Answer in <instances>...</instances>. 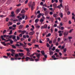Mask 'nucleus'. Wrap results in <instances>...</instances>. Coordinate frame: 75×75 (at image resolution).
Wrapping results in <instances>:
<instances>
[{
  "instance_id": "nucleus-1",
  "label": "nucleus",
  "mask_w": 75,
  "mask_h": 75,
  "mask_svg": "<svg viewBox=\"0 0 75 75\" xmlns=\"http://www.w3.org/2000/svg\"><path fill=\"white\" fill-rule=\"evenodd\" d=\"M28 5L29 7H31V10H33L34 9V6L35 5V4L34 2H33V3L31 2H30Z\"/></svg>"
},
{
  "instance_id": "nucleus-2",
  "label": "nucleus",
  "mask_w": 75,
  "mask_h": 75,
  "mask_svg": "<svg viewBox=\"0 0 75 75\" xmlns=\"http://www.w3.org/2000/svg\"><path fill=\"white\" fill-rule=\"evenodd\" d=\"M44 13H42V17L41 18L40 20V22H41V24H42L43 21H44V20H45V17L44 16Z\"/></svg>"
},
{
  "instance_id": "nucleus-3",
  "label": "nucleus",
  "mask_w": 75,
  "mask_h": 75,
  "mask_svg": "<svg viewBox=\"0 0 75 75\" xmlns=\"http://www.w3.org/2000/svg\"><path fill=\"white\" fill-rule=\"evenodd\" d=\"M9 37V35H4L3 36L1 35V38L2 39V40H3L4 41H6V39H4L3 37L4 38H6V37Z\"/></svg>"
},
{
  "instance_id": "nucleus-4",
  "label": "nucleus",
  "mask_w": 75,
  "mask_h": 75,
  "mask_svg": "<svg viewBox=\"0 0 75 75\" xmlns=\"http://www.w3.org/2000/svg\"><path fill=\"white\" fill-rule=\"evenodd\" d=\"M47 28V25L45 24L43 26H42L41 27V30H43L44 28Z\"/></svg>"
},
{
  "instance_id": "nucleus-5",
  "label": "nucleus",
  "mask_w": 75,
  "mask_h": 75,
  "mask_svg": "<svg viewBox=\"0 0 75 75\" xmlns=\"http://www.w3.org/2000/svg\"><path fill=\"white\" fill-rule=\"evenodd\" d=\"M10 41L11 44H13V41L10 39L8 38V40L5 41V42H8V41Z\"/></svg>"
},
{
  "instance_id": "nucleus-6",
  "label": "nucleus",
  "mask_w": 75,
  "mask_h": 75,
  "mask_svg": "<svg viewBox=\"0 0 75 75\" xmlns=\"http://www.w3.org/2000/svg\"><path fill=\"white\" fill-rule=\"evenodd\" d=\"M35 25V27L37 28H40V26L38 24H36Z\"/></svg>"
},
{
  "instance_id": "nucleus-7",
  "label": "nucleus",
  "mask_w": 75,
  "mask_h": 75,
  "mask_svg": "<svg viewBox=\"0 0 75 75\" xmlns=\"http://www.w3.org/2000/svg\"><path fill=\"white\" fill-rule=\"evenodd\" d=\"M68 34V32L67 31H65L64 33V37L66 36Z\"/></svg>"
},
{
  "instance_id": "nucleus-8",
  "label": "nucleus",
  "mask_w": 75,
  "mask_h": 75,
  "mask_svg": "<svg viewBox=\"0 0 75 75\" xmlns=\"http://www.w3.org/2000/svg\"><path fill=\"white\" fill-rule=\"evenodd\" d=\"M58 33H59V36L60 37H61V36L62 35V33H61V30L59 31Z\"/></svg>"
},
{
  "instance_id": "nucleus-9",
  "label": "nucleus",
  "mask_w": 75,
  "mask_h": 75,
  "mask_svg": "<svg viewBox=\"0 0 75 75\" xmlns=\"http://www.w3.org/2000/svg\"><path fill=\"white\" fill-rule=\"evenodd\" d=\"M16 50H14L13 49H11V52H12V54H14V52H15Z\"/></svg>"
},
{
  "instance_id": "nucleus-10",
  "label": "nucleus",
  "mask_w": 75,
  "mask_h": 75,
  "mask_svg": "<svg viewBox=\"0 0 75 75\" xmlns=\"http://www.w3.org/2000/svg\"><path fill=\"white\" fill-rule=\"evenodd\" d=\"M21 10H20L19 9H18L16 10V13L17 14H18V13L20 12V11Z\"/></svg>"
},
{
  "instance_id": "nucleus-11",
  "label": "nucleus",
  "mask_w": 75,
  "mask_h": 75,
  "mask_svg": "<svg viewBox=\"0 0 75 75\" xmlns=\"http://www.w3.org/2000/svg\"><path fill=\"white\" fill-rule=\"evenodd\" d=\"M36 57H37L38 58H40V54L36 53Z\"/></svg>"
},
{
  "instance_id": "nucleus-12",
  "label": "nucleus",
  "mask_w": 75,
  "mask_h": 75,
  "mask_svg": "<svg viewBox=\"0 0 75 75\" xmlns=\"http://www.w3.org/2000/svg\"><path fill=\"white\" fill-rule=\"evenodd\" d=\"M24 51V50H21V49H17V52H23Z\"/></svg>"
},
{
  "instance_id": "nucleus-13",
  "label": "nucleus",
  "mask_w": 75,
  "mask_h": 75,
  "mask_svg": "<svg viewBox=\"0 0 75 75\" xmlns=\"http://www.w3.org/2000/svg\"><path fill=\"white\" fill-rule=\"evenodd\" d=\"M23 27H24V25H21L19 27V29H21L22 28H23Z\"/></svg>"
},
{
  "instance_id": "nucleus-14",
  "label": "nucleus",
  "mask_w": 75,
  "mask_h": 75,
  "mask_svg": "<svg viewBox=\"0 0 75 75\" xmlns=\"http://www.w3.org/2000/svg\"><path fill=\"white\" fill-rule=\"evenodd\" d=\"M59 30H64V27H59Z\"/></svg>"
},
{
  "instance_id": "nucleus-15",
  "label": "nucleus",
  "mask_w": 75,
  "mask_h": 75,
  "mask_svg": "<svg viewBox=\"0 0 75 75\" xmlns=\"http://www.w3.org/2000/svg\"><path fill=\"white\" fill-rule=\"evenodd\" d=\"M59 15H60V17H61V18H62V17H63V14L62 13L60 12L59 13Z\"/></svg>"
},
{
  "instance_id": "nucleus-16",
  "label": "nucleus",
  "mask_w": 75,
  "mask_h": 75,
  "mask_svg": "<svg viewBox=\"0 0 75 75\" xmlns=\"http://www.w3.org/2000/svg\"><path fill=\"white\" fill-rule=\"evenodd\" d=\"M26 61H28L29 60H30V57H26L25 58Z\"/></svg>"
},
{
  "instance_id": "nucleus-17",
  "label": "nucleus",
  "mask_w": 75,
  "mask_h": 75,
  "mask_svg": "<svg viewBox=\"0 0 75 75\" xmlns=\"http://www.w3.org/2000/svg\"><path fill=\"white\" fill-rule=\"evenodd\" d=\"M34 32L33 31V32H30L29 33V35H34Z\"/></svg>"
},
{
  "instance_id": "nucleus-18",
  "label": "nucleus",
  "mask_w": 75,
  "mask_h": 75,
  "mask_svg": "<svg viewBox=\"0 0 75 75\" xmlns=\"http://www.w3.org/2000/svg\"><path fill=\"white\" fill-rule=\"evenodd\" d=\"M42 13H40L39 14H38V15L37 16V17L38 18H40V17H41V16H42Z\"/></svg>"
},
{
  "instance_id": "nucleus-19",
  "label": "nucleus",
  "mask_w": 75,
  "mask_h": 75,
  "mask_svg": "<svg viewBox=\"0 0 75 75\" xmlns=\"http://www.w3.org/2000/svg\"><path fill=\"white\" fill-rule=\"evenodd\" d=\"M53 16L54 17L56 18V17H58V14L55 13L53 15Z\"/></svg>"
},
{
  "instance_id": "nucleus-20",
  "label": "nucleus",
  "mask_w": 75,
  "mask_h": 75,
  "mask_svg": "<svg viewBox=\"0 0 75 75\" xmlns=\"http://www.w3.org/2000/svg\"><path fill=\"white\" fill-rule=\"evenodd\" d=\"M19 55L20 57H22L23 56V55H24V54H23V53H19Z\"/></svg>"
},
{
  "instance_id": "nucleus-21",
  "label": "nucleus",
  "mask_w": 75,
  "mask_h": 75,
  "mask_svg": "<svg viewBox=\"0 0 75 75\" xmlns=\"http://www.w3.org/2000/svg\"><path fill=\"white\" fill-rule=\"evenodd\" d=\"M14 21H15V22H21V21L19 20V19H15Z\"/></svg>"
},
{
  "instance_id": "nucleus-22",
  "label": "nucleus",
  "mask_w": 75,
  "mask_h": 75,
  "mask_svg": "<svg viewBox=\"0 0 75 75\" xmlns=\"http://www.w3.org/2000/svg\"><path fill=\"white\" fill-rule=\"evenodd\" d=\"M38 21H39V19L38 18H37L35 20V22L36 23H37Z\"/></svg>"
},
{
  "instance_id": "nucleus-23",
  "label": "nucleus",
  "mask_w": 75,
  "mask_h": 75,
  "mask_svg": "<svg viewBox=\"0 0 75 75\" xmlns=\"http://www.w3.org/2000/svg\"><path fill=\"white\" fill-rule=\"evenodd\" d=\"M1 43L3 45H4V46H6V44L5 43V42H1Z\"/></svg>"
},
{
  "instance_id": "nucleus-24",
  "label": "nucleus",
  "mask_w": 75,
  "mask_h": 75,
  "mask_svg": "<svg viewBox=\"0 0 75 75\" xmlns=\"http://www.w3.org/2000/svg\"><path fill=\"white\" fill-rule=\"evenodd\" d=\"M25 50H26L27 51H28V52H30V50H29V49L28 48H24Z\"/></svg>"
},
{
  "instance_id": "nucleus-25",
  "label": "nucleus",
  "mask_w": 75,
  "mask_h": 75,
  "mask_svg": "<svg viewBox=\"0 0 75 75\" xmlns=\"http://www.w3.org/2000/svg\"><path fill=\"white\" fill-rule=\"evenodd\" d=\"M68 38L69 39V41H71V39H72V37L71 36H69L68 37Z\"/></svg>"
},
{
  "instance_id": "nucleus-26",
  "label": "nucleus",
  "mask_w": 75,
  "mask_h": 75,
  "mask_svg": "<svg viewBox=\"0 0 75 75\" xmlns=\"http://www.w3.org/2000/svg\"><path fill=\"white\" fill-rule=\"evenodd\" d=\"M25 13V11L24 9H22L21 11V13Z\"/></svg>"
},
{
  "instance_id": "nucleus-27",
  "label": "nucleus",
  "mask_w": 75,
  "mask_h": 75,
  "mask_svg": "<svg viewBox=\"0 0 75 75\" xmlns=\"http://www.w3.org/2000/svg\"><path fill=\"white\" fill-rule=\"evenodd\" d=\"M53 53L54 52L52 51H50L49 52V54L50 55H53Z\"/></svg>"
},
{
  "instance_id": "nucleus-28",
  "label": "nucleus",
  "mask_w": 75,
  "mask_h": 75,
  "mask_svg": "<svg viewBox=\"0 0 75 75\" xmlns=\"http://www.w3.org/2000/svg\"><path fill=\"white\" fill-rule=\"evenodd\" d=\"M26 32V31L25 30H23V31H22V33L21 34H24Z\"/></svg>"
},
{
  "instance_id": "nucleus-29",
  "label": "nucleus",
  "mask_w": 75,
  "mask_h": 75,
  "mask_svg": "<svg viewBox=\"0 0 75 75\" xmlns=\"http://www.w3.org/2000/svg\"><path fill=\"white\" fill-rule=\"evenodd\" d=\"M53 6L54 8H56V7H57V4L55 3L54 4H53Z\"/></svg>"
},
{
  "instance_id": "nucleus-30",
  "label": "nucleus",
  "mask_w": 75,
  "mask_h": 75,
  "mask_svg": "<svg viewBox=\"0 0 75 75\" xmlns=\"http://www.w3.org/2000/svg\"><path fill=\"white\" fill-rule=\"evenodd\" d=\"M41 53L43 55H45V53H44V51H41Z\"/></svg>"
},
{
  "instance_id": "nucleus-31",
  "label": "nucleus",
  "mask_w": 75,
  "mask_h": 75,
  "mask_svg": "<svg viewBox=\"0 0 75 75\" xmlns=\"http://www.w3.org/2000/svg\"><path fill=\"white\" fill-rule=\"evenodd\" d=\"M22 18L23 19H24L25 18V15L24 14L22 15Z\"/></svg>"
},
{
  "instance_id": "nucleus-32",
  "label": "nucleus",
  "mask_w": 75,
  "mask_h": 75,
  "mask_svg": "<svg viewBox=\"0 0 75 75\" xmlns=\"http://www.w3.org/2000/svg\"><path fill=\"white\" fill-rule=\"evenodd\" d=\"M57 53H55L54 55H56V57H59V55H57Z\"/></svg>"
},
{
  "instance_id": "nucleus-33",
  "label": "nucleus",
  "mask_w": 75,
  "mask_h": 75,
  "mask_svg": "<svg viewBox=\"0 0 75 75\" xmlns=\"http://www.w3.org/2000/svg\"><path fill=\"white\" fill-rule=\"evenodd\" d=\"M25 1V0H19V2L20 3H23Z\"/></svg>"
},
{
  "instance_id": "nucleus-34",
  "label": "nucleus",
  "mask_w": 75,
  "mask_h": 75,
  "mask_svg": "<svg viewBox=\"0 0 75 75\" xmlns=\"http://www.w3.org/2000/svg\"><path fill=\"white\" fill-rule=\"evenodd\" d=\"M29 60H30V61H34V59L32 58H30V59Z\"/></svg>"
},
{
  "instance_id": "nucleus-35",
  "label": "nucleus",
  "mask_w": 75,
  "mask_h": 75,
  "mask_svg": "<svg viewBox=\"0 0 75 75\" xmlns=\"http://www.w3.org/2000/svg\"><path fill=\"white\" fill-rule=\"evenodd\" d=\"M12 47L13 48H14V49L16 48V46H14L13 45H12Z\"/></svg>"
},
{
  "instance_id": "nucleus-36",
  "label": "nucleus",
  "mask_w": 75,
  "mask_h": 75,
  "mask_svg": "<svg viewBox=\"0 0 75 75\" xmlns=\"http://www.w3.org/2000/svg\"><path fill=\"white\" fill-rule=\"evenodd\" d=\"M11 21H13L14 23H16L15 21H14L15 20H13V19H10Z\"/></svg>"
},
{
  "instance_id": "nucleus-37",
  "label": "nucleus",
  "mask_w": 75,
  "mask_h": 75,
  "mask_svg": "<svg viewBox=\"0 0 75 75\" xmlns=\"http://www.w3.org/2000/svg\"><path fill=\"white\" fill-rule=\"evenodd\" d=\"M18 54H15V56L16 58H17V57H18Z\"/></svg>"
},
{
  "instance_id": "nucleus-38",
  "label": "nucleus",
  "mask_w": 75,
  "mask_h": 75,
  "mask_svg": "<svg viewBox=\"0 0 75 75\" xmlns=\"http://www.w3.org/2000/svg\"><path fill=\"white\" fill-rule=\"evenodd\" d=\"M12 38H13V39L14 40V39H15V38H16V36L13 35Z\"/></svg>"
},
{
  "instance_id": "nucleus-39",
  "label": "nucleus",
  "mask_w": 75,
  "mask_h": 75,
  "mask_svg": "<svg viewBox=\"0 0 75 75\" xmlns=\"http://www.w3.org/2000/svg\"><path fill=\"white\" fill-rule=\"evenodd\" d=\"M8 34H9V35H11V34H12V30H11L10 31V33H9Z\"/></svg>"
},
{
  "instance_id": "nucleus-40",
  "label": "nucleus",
  "mask_w": 75,
  "mask_h": 75,
  "mask_svg": "<svg viewBox=\"0 0 75 75\" xmlns=\"http://www.w3.org/2000/svg\"><path fill=\"white\" fill-rule=\"evenodd\" d=\"M42 9H44V11H46L47 10V8H45L44 7H42Z\"/></svg>"
},
{
  "instance_id": "nucleus-41",
  "label": "nucleus",
  "mask_w": 75,
  "mask_h": 75,
  "mask_svg": "<svg viewBox=\"0 0 75 75\" xmlns=\"http://www.w3.org/2000/svg\"><path fill=\"white\" fill-rule=\"evenodd\" d=\"M51 35V33H49L47 35H46V37H50Z\"/></svg>"
},
{
  "instance_id": "nucleus-42",
  "label": "nucleus",
  "mask_w": 75,
  "mask_h": 75,
  "mask_svg": "<svg viewBox=\"0 0 75 75\" xmlns=\"http://www.w3.org/2000/svg\"><path fill=\"white\" fill-rule=\"evenodd\" d=\"M30 53L29 52H28L27 53V56H29V55H30Z\"/></svg>"
},
{
  "instance_id": "nucleus-43",
  "label": "nucleus",
  "mask_w": 75,
  "mask_h": 75,
  "mask_svg": "<svg viewBox=\"0 0 75 75\" xmlns=\"http://www.w3.org/2000/svg\"><path fill=\"white\" fill-rule=\"evenodd\" d=\"M60 40H61V38H58L57 39V41H58V42H59Z\"/></svg>"
},
{
  "instance_id": "nucleus-44",
  "label": "nucleus",
  "mask_w": 75,
  "mask_h": 75,
  "mask_svg": "<svg viewBox=\"0 0 75 75\" xmlns=\"http://www.w3.org/2000/svg\"><path fill=\"white\" fill-rule=\"evenodd\" d=\"M52 50H53V51H54L55 50V47H53V48L52 49Z\"/></svg>"
},
{
  "instance_id": "nucleus-45",
  "label": "nucleus",
  "mask_w": 75,
  "mask_h": 75,
  "mask_svg": "<svg viewBox=\"0 0 75 75\" xmlns=\"http://www.w3.org/2000/svg\"><path fill=\"white\" fill-rule=\"evenodd\" d=\"M28 0H26L25 2V4H27V3H28Z\"/></svg>"
},
{
  "instance_id": "nucleus-46",
  "label": "nucleus",
  "mask_w": 75,
  "mask_h": 75,
  "mask_svg": "<svg viewBox=\"0 0 75 75\" xmlns=\"http://www.w3.org/2000/svg\"><path fill=\"white\" fill-rule=\"evenodd\" d=\"M74 30V29H71L69 31V33H71Z\"/></svg>"
},
{
  "instance_id": "nucleus-47",
  "label": "nucleus",
  "mask_w": 75,
  "mask_h": 75,
  "mask_svg": "<svg viewBox=\"0 0 75 75\" xmlns=\"http://www.w3.org/2000/svg\"><path fill=\"white\" fill-rule=\"evenodd\" d=\"M64 52H66L67 51V48H65L63 50Z\"/></svg>"
},
{
  "instance_id": "nucleus-48",
  "label": "nucleus",
  "mask_w": 75,
  "mask_h": 75,
  "mask_svg": "<svg viewBox=\"0 0 75 75\" xmlns=\"http://www.w3.org/2000/svg\"><path fill=\"white\" fill-rule=\"evenodd\" d=\"M49 14L50 15H52V14H53V13L52 12H50L49 13Z\"/></svg>"
},
{
  "instance_id": "nucleus-49",
  "label": "nucleus",
  "mask_w": 75,
  "mask_h": 75,
  "mask_svg": "<svg viewBox=\"0 0 75 75\" xmlns=\"http://www.w3.org/2000/svg\"><path fill=\"white\" fill-rule=\"evenodd\" d=\"M1 17H6V16H4L3 15H1L0 16Z\"/></svg>"
},
{
  "instance_id": "nucleus-50",
  "label": "nucleus",
  "mask_w": 75,
  "mask_h": 75,
  "mask_svg": "<svg viewBox=\"0 0 75 75\" xmlns=\"http://www.w3.org/2000/svg\"><path fill=\"white\" fill-rule=\"evenodd\" d=\"M17 25H20V24H21V23H20V22H18L17 23H16Z\"/></svg>"
},
{
  "instance_id": "nucleus-51",
  "label": "nucleus",
  "mask_w": 75,
  "mask_h": 75,
  "mask_svg": "<svg viewBox=\"0 0 75 75\" xmlns=\"http://www.w3.org/2000/svg\"><path fill=\"white\" fill-rule=\"evenodd\" d=\"M47 47H50V45L49 44H48V43H47Z\"/></svg>"
},
{
  "instance_id": "nucleus-52",
  "label": "nucleus",
  "mask_w": 75,
  "mask_h": 75,
  "mask_svg": "<svg viewBox=\"0 0 75 75\" xmlns=\"http://www.w3.org/2000/svg\"><path fill=\"white\" fill-rule=\"evenodd\" d=\"M56 52H59V50H58V49H56Z\"/></svg>"
},
{
  "instance_id": "nucleus-53",
  "label": "nucleus",
  "mask_w": 75,
  "mask_h": 75,
  "mask_svg": "<svg viewBox=\"0 0 75 75\" xmlns=\"http://www.w3.org/2000/svg\"><path fill=\"white\" fill-rule=\"evenodd\" d=\"M6 32V30H4L3 32V34H5Z\"/></svg>"
},
{
  "instance_id": "nucleus-54",
  "label": "nucleus",
  "mask_w": 75,
  "mask_h": 75,
  "mask_svg": "<svg viewBox=\"0 0 75 75\" xmlns=\"http://www.w3.org/2000/svg\"><path fill=\"white\" fill-rule=\"evenodd\" d=\"M9 38H11L12 37H13V35H10V36H8Z\"/></svg>"
},
{
  "instance_id": "nucleus-55",
  "label": "nucleus",
  "mask_w": 75,
  "mask_h": 75,
  "mask_svg": "<svg viewBox=\"0 0 75 75\" xmlns=\"http://www.w3.org/2000/svg\"><path fill=\"white\" fill-rule=\"evenodd\" d=\"M44 56L45 58H47V54H45V55H44Z\"/></svg>"
},
{
  "instance_id": "nucleus-56",
  "label": "nucleus",
  "mask_w": 75,
  "mask_h": 75,
  "mask_svg": "<svg viewBox=\"0 0 75 75\" xmlns=\"http://www.w3.org/2000/svg\"><path fill=\"white\" fill-rule=\"evenodd\" d=\"M18 33H22V30H18Z\"/></svg>"
},
{
  "instance_id": "nucleus-57",
  "label": "nucleus",
  "mask_w": 75,
  "mask_h": 75,
  "mask_svg": "<svg viewBox=\"0 0 75 75\" xmlns=\"http://www.w3.org/2000/svg\"><path fill=\"white\" fill-rule=\"evenodd\" d=\"M21 4H18V5H16V6H17L18 7L19 6H21Z\"/></svg>"
},
{
  "instance_id": "nucleus-58",
  "label": "nucleus",
  "mask_w": 75,
  "mask_h": 75,
  "mask_svg": "<svg viewBox=\"0 0 75 75\" xmlns=\"http://www.w3.org/2000/svg\"><path fill=\"white\" fill-rule=\"evenodd\" d=\"M60 25L61 26H62V25H63V24H62V22H60Z\"/></svg>"
},
{
  "instance_id": "nucleus-59",
  "label": "nucleus",
  "mask_w": 75,
  "mask_h": 75,
  "mask_svg": "<svg viewBox=\"0 0 75 75\" xmlns=\"http://www.w3.org/2000/svg\"><path fill=\"white\" fill-rule=\"evenodd\" d=\"M22 35H23L22 33L20 34L19 35V37H21L22 36Z\"/></svg>"
},
{
  "instance_id": "nucleus-60",
  "label": "nucleus",
  "mask_w": 75,
  "mask_h": 75,
  "mask_svg": "<svg viewBox=\"0 0 75 75\" xmlns=\"http://www.w3.org/2000/svg\"><path fill=\"white\" fill-rule=\"evenodd\" d=\"M16 26H17L16 25H13V27H14V28H15V27H16Z\"/></svg>"
},
{
  "instance_id": "nucleus-61",
  "label": "nucleus",
  "mask_w": 75,
  "mask_h": 75,
  "mask_svg": "<svg viewBox=\"0 0 75 75\" xmlns=\"http://www.w3.org/2000/svg\"><path fill=\"white\" fill-rule=\"evenodd\" d=\"M60 7H63L62 6V4H61L59 5Z\"/></svg>"
},
{
  "instance_id": "nucleus-62",
  "label": "nucleus",
  "mask_w": 75,
  "mask_h": 75,
  "mask_svg": "<svg viewBox=\"0 0 75 75\" xmlns=\"http://www.w3.org/2000/svg\"><path fill=\"white\" fill-rule=\"evenodd\" d=\"M70 13H71V12H70V11H69L67 12V14L68 15H69V14H70Z\"/></svg>"
},
{
  "instance_id": "nucleus-63",
  "label": "nucleus",
  "mask_w": 75,
  "mask_h": 75,
  "mask_svg": "<svg viewBox=\"0 0 75 75\" xmlns=\"http://www.w3.org/2000/svg\"><path fill=\"white\" fill-rule=\"evenodd\" d=\"M39 61V59H35V61H36V62H37V61Z\"/></svg>"
},
{
  "instance_id": "nucleus-64",
  "label": "nucleus",
  "mask_w": 75,
  "mask_h": 75,
  "mask_svg": "<svg viewBox=\"0 0 75 75\" xmlns=\"http://www.w3.org/2000/svg\"><path fill=\"white\" fill-rule=\"evenodd\" d=\"M8 18H7L6 19V21H8Z\"/></svg>"
}]
</instances>
